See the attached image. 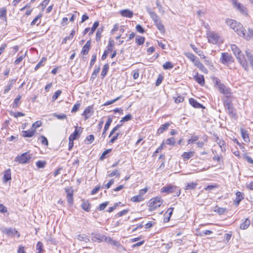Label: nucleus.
Instances as JSON below:
<instances>
[{"label":"nucleus","instance_id":"1","mask_svg":"<svg viewBox=\"0 0 253 253\" xmlns=\"http://www.w3.org/2000/svg\"><path fill=\"white\" fill-rule=\"evenodd\" d=\"M231 48L238 62L240 63L243 68L246 71H248L249 68L247 64V60L244 55L241 54V50L235 44H231Z\"/></svg>","mask_w":253,"mask_h":253},{"label":"nucleus","instance_id":"2","mask_svg":"<svg viewBox=\"0 0 253 253\" xmlns=\"http://www.w3.org/2000/svg\"><path fill=\"white\" fill-rule=\"evenodd\" d=\"M207 36L209 42L212 44H217L222 42V40L219 34L214 31H208Z\"/></svg>","mask_w":253,"mask_h":253},{"label":"nucleus","instance_id":"3","mask_svg":"<svg viewBox=\"0 0 253 253\" xmlns=\"http://www.w3.org/2000/svg\"><path fill=\"white\" fill-rule=\"evenodd\" d=\"M226 23L230 28L233 29L237 34L239 36V33L240 31L243 30L244 28L243 26L240 23L237 22L236 21L231 19H228L226 20Z\"/></svg>","mask_w":253,"mask_h":253},{"label":"nucleus","instance_id":"4","mask_svg":"<svg viewBox=\"0 0 253 253\" xmlns=\"http://www.w3.org/2000/svg\"><path fill=\"white\" fill-rule=\"evenodd\" d=\"M163 203V200L160 197H156L151 199L149 203V211H153L161 206Z\"/></svg>","mask_w":253,"mask_h":253},{"label":"nucleus","instance_id":"5","mask_svg":"<svg viewBox=\"0 0 253 253\" xmlns=\"http://www.w3.org/2000/svg\"><path fill=\"white\" fill-rule=\"evenodd\" d=\"M31 159V155L29 152H26L17 156L15 158L14 161L22 164H27L29 163Z\"/></svg>","mask_w":253,"mask_h":253},{"label":"nucleus","instance_id":"6","mask_svg":"<svg viewBox=\"0 0 253 253\" xmlns=\"http://www.w3.org/2000/svg\"><path fill=\"white\" fill-rule=\"evenodd\" d=\"M220 61L224 65H228L234 61L232 56L227 52H222Z\"/></svg>","mask_w":253,"mask_h":253},{"label":"nucleus","instance_id":"7","mask_svg":"<svg viewBox=\"0 0 253 253\" xmlns=\"http://www.w3.org/2000/svg\"><path fill=\"white\" fill-rule=\"evenodd\" d=\"M191 61H192L195 66L198 68L203 73H207V69L204 67L203 64L200 62L199 59L192 54H191Z\"/></svg>","mask_w":253,"mask_h":253},{"label":"nucleus","instance_id":"8","mask_svg":"<svg viewBox=\"0 0 253 253\" xmlns=\"http://www.w3.org/2000/svg\"><path fill=\"white\" fill-rule=\"evenodd\" d=\"M239 36L243 37L247 41H249L253 38V30L249 28L248 32H246L244 28L239 33Z\"/></svg>","mask_w":253,"mask_h":253},{"label":"nucleus","instance_id":"9","mask_svg":"<svg viewBox=\"0 0 253 253\" xmlns=\"http://www.w3.org/2000/svg\"><path fill=\"white\" fill-rule=\"evenodd\" d=\"M219 90L220 92L226 95V97H229L231 94L230 89L226 87L223 84H217Z\"/></svg>","mask_w":253,"mask_h":253},{"label":"nucleus","instance_id":"10","mask_svg":"<svg viewBox=\"0 0 253 253\" xmlns=\"http://www.w3.org/2000/svg\"><path fill=\"white\" fill-rule=\"evenodd\" d=\"M193 79L200 85H203L205 84V80L204 76L199 74L197 72L193 71Z\"/></svg>","mask_w":253,"mask_h":253},{"label":"nucleus","instance_id":"11","mask_svg":"<svg viewBox=\"0 0 253 253\" xmlns=\"http://www.w3.org/2000/svg\"><path fill=\"white\" fill-rule=\"evenodd\" d=\"M234 5L236 8L239 10L242 14L247 15L248 11L247 8L240 3L236 1L234 2Z\"/></svg>","mask_w":253,"mask_h":253},{"label":"nucleus","instance_id":"12","mask_svg":"<svg viewBox=\"0 0 253 253\" xmlns=\"http://www.w3.org/2000/svg\"><path fill=\"white\" fill-rule=\"evenodd\" d=\"M92 114V107L88 106L84 109L82 115L84 116L85 120H87L91 116Z\"/></svg>","mask_w":253,"mask_h":253},{"label":"nucleus","instance_id":"13","mask_svg":"<svg viewBox=\"0 0 253 253\" xmlns=\"http://www.w3.org/2000/svg\"><path fill=\"white\" fill-rule=\"evenodd\" d=\"M174 189H175L174 186L172 185H169L168 186L163 187L161 190L162 192L169 194L173 193Z\"/></svg>","mask_w":253,"mask_h":253},{"label":"nucleus","instance_id":"14","mask_svg":"<svg viewBox=\"0 0 253 253\" xmlns=\"http://www.w3.org/2000/svg\"><path fill=\"white\" fill-rule=\"evenodd\" d=\"M90 40H88L86 42L85 44L83 47L82 50L81 51V54L84 55H87L88 54L89 48L90 47Z\"/></svg>","mask_w":253,"mask_h":253},{"label":"nucleus","instance_id":"15","mask_svg":"<svg viewBox=\"0 0 253 253\" xmlns=\"http://www.w3.org/2000/svg\"><path fill=\"white\" fill-rule=\"evenodd\" d=\"M147 11L149 14L154 23L160 21L159 16L157 15V14L155 12L152 11L150 8H147Z\"/></svg>","mask_w":253,"mask_h":253},{"label":"nucleus","instance_id":"16","mask_svg":"<svg viewBox=\"0 0 253 253\" xmlns=\"http://www.w3.org/2000/svg\"><path fill=\"white\" fill-rule=\"evenodd\" d=\"M246 58L245 57V58L247 60L248 65L249 66V65H248V62H249L253 70V55L248 50L246 51Z\"/></svg>","mask_w":253,"mask_h":253},{"label":"nucleus","instance_id":"17","mask_svg":"<svg viewBox=\"0 0 253 253\" xmlns=\"http://www.w3.org/2000/svg\"><path fill=\"white\" fill-rule=\"evenodd\" d=\"M16 82V80L12 79L9 80L8 84L4 86V89L3 93L6 94L11 89L13 85Z\"/></svg>","mask_w":253,"mask_h":253},{"label":"nucleus","instance_id":"18","mask_svg":"<svg viewBox=\"0 0 253 253\" xmlns=\"http://www.w3.org/2000/svg\"><path fill=\"white\" fill-rule=\"evenodd\" d=\"M120 14L122 16L127 18H131L133 15V12L127 9L121 10Z\"/></svg>","mask_w":253,"mask_h":253},{"label":"nucleus","instance_id":"19","mask_svg":"<svg viewBox=\"0 0 253 253\" xmlns=\"http://www.w3.org/2000/svg\"><path fill=\"white\" fill-rule=\"evenodd\" d=\"M4 233L9 236H15L16 234H18V237L19 236V234L18 232L15 229L13 228H8L4 229Z\"/></svg>","mask_w":253,"mask_h":253},{"label":"nucleus","instance_id":"20","mask_svg":"<svg viewBox=\"0 0 253 253\" xmlns=\"http://www.w3.org/2000/svg\"><path fill=\"white\" fill-rule=\"evenodd\" d=\"M225 108L228 110L229 113H233V107L231 101L229 100H226L224 102Z\"/></svg>","mask_w":253,"mask_h":253},{"label":"nucleus","instance_id":"21","mask_svg":"<svg viewBox=\"0 0 253 253\" xmlns=\"http://www.w3.org/2000/svg\"><path fill=\"white\" fill-rule=\"evenodd\" d=\"M208 140L207 136L203 135L201 139H199L198 141H196L195 143L196 144L198 147L202 148L204 146V142H207Z\"/></svg>","mask_w":253,"mask_h":253},{"label":"nucleus","instance_id":"22","mask_svg":"<svg viewBox=\"0 0 253 253\" xmlns=\"http://www.w3.org/2000/svg\"><path fill=\"white\" fill-rule=\"evenodd\" d=\"M35 132V129H32L28 130H23L22 131V136L24 137H31L34 135Z\"/></svg>","mask_w":253,"mask_h":253},{"label":"nucleus","instance_id":"23","mask_svg":"<svg viewBox=\"0 0 253 253\" xmlns=\"http://www.w3.org/2000/svg\"><path fill=\"white\" fill-rule=\"evenodd\" d=\"M241 133L242 137L245 142L249 143L250 142L249 136L247 130L241 129Z\"/></svg>","mask_w":253,"mask_h":253},{"label":"nucleus","instance_id":"24","mask_svg":"<svg viewBox=\"0 0 253 253\" xmlns=\"http://www.w3.org/2000/svg\"><path fill=\"white\" fill-rule=\"evenodd\" d=\"M11 178V171H10V169H8L4 171L3 177V182L6 183L8 180H10Z\"/></svg>","mask_w":253,"mask_h":253},{"label":"nucleus","instance_id":"25","mask_svg":"<svg viewBox=\"0 0 253 253\" xmlns=\"http://www.w3.org/2000/svg\"><path fill=\"white\" fill-rule=\"evenodd\" d=\"M76 238L80 241H83L87 243L89 241L88 237L84 234L77 235Z\"/></svg>","mask_w":253,"mask_h":253},{"label":"nucleus","instance_id":"26","mask_svg":"<svg viewBox=\"0 0 253 253\" xmlns=\"http://www.w3.org/2000/svg\"><path fill=\"white\" fill-rule=\"evenodd\" d=\"M191 105L195 108H205V107L194 99L191 98Z\"/></svg>","mask_w":253,"mask_h":253},{"label":"nucleus","instance_id":"27","mask_svg":"<svg viewBox=\"0 0 253 253\" xmlns=\"http://www.w3.org/2000/svg\"><path fill=\"white\" fill-rule=\"evenodd\" d=\"M92 235H93L92 239V241L95 242L96 241H98L99 243L103 241L104 235H102L99 234H97L95 233H92Z\"/></svg>","mask_w":253,"mask_h":253},{"label":"nucleus","instance_id":"28","mask_svg":"<svg viewBox=\"0 0 253 253\" xmlns=\"http://www.w3.org/2000/svg\"><path fill=\"white\" fill-rule=\"evenodd\" d=\"M169 126V123H166L161 125L157 130V134H160L161 133H162L164 131L168 129Z\"/></svg>","mask_w":253,"mask_h":253},{"label":"nucleus","instance_id":"29","mask_svg":"<svg viewBox=\"0 0 253 253\" xmlns=\"http://www.w3.org/2000/svg\"><path fill=\"white\" fill-rule=\"evenodd\" d=\"M236 201H235V204L236 206H238L240 202L244 199L243 195L242 193L238 191L236 193Z\"/></svg>","mask_w":253,"mask_h":253},{"label":"nucleus","instance_id":"30","mask_svg":"<svg viewBox=\"0 0 253 253\" xmlns=\"http://www.w3.org/2000/svg\"><path fill=\"white\" fill-rule=\"evenodd\" d=\"M250 224V220L248 218H246L245 220L240 225V228L243 230L246 229Z\"/></svg>","mask_w":253,"mask_h":253},{"label":"nucleus","instance_id":"31","mask_svg":"<svg viewBox=\"0 0 253 253\" xmlns=\"http://www.w3.org/2000/svg\"><path fill=\"white\" fill-rule=\"evenodd\" d=\"M0 18L6 21V9L4 7L0 9Z\"/></svg>","mask_w":253,"mask_h":253},{"label":"nucleus","instance_id":"32","mask_svg":"<svg viewBox=\"0 0 253 253\" xmlns=\"http://www.w3.org/2000/svg\"><path fill=\"white\" fill-rule=\"evenodd\" d=\"M191 47L192 48L193 50L197 53L199 56H200L201 58H205V56L203 54V52L200 50V49L195 47L194 45L191 44Z\"/></svg>","mask_w":253,"mask_h":253},{"label":"nucleus","instance_id":"33","mask_svg":"<svg viewBox=\"0 0 253 253\" xmlns=\"http://www.w3.org/2000/svg\"><path fill=\"white\" fill-rule=\"evenodd\" d=\"M79 131L78 130L77 127L76 128L74 131L70 135L69 139L72 140H76L79 134Z\"/></svg>","mask_w":253,"mask_h":253},{"label":"nucleus","instance_id":"34","mask_svg":"<svg viewBox=\"0 0 253 253\" xmlns=\"http://www.w3.org/2000/svg\"><path fill=\"white\" fill-rule=\"evenodd\" d=\"M82 209L86 211H89L90 209V205L88 201H84L82 205Z\"/></svg>","mask_w":253,"mask_h":253},{"label":"nucleus","instance_id":"35","mask_svg":"<svg viewBox=\"0 0 253 253\" xmlns=\"http://www.w3.org/2000/svg\"><path fill=\"white\" fill-rule=\"evenodd\" d=\"M144 200V198L140 195L134 196L131 198V201L133 202H140Z\"/></svg>","mask_w":253,"mask_h":253},{"label":"nucleus","instance_id":"36","mask_svg":"<svg viewBox=\"0 0 253 253\" xmlns=\"http://www.w3.org/2000/svg\"><path fill=\"white\" fill-rule=\"evenodd\" d=\"M145 40L144 37L138 36L136 37L135 42L138 45H141L144 43Z\"/></svg>","mask_w":253,"mask_h":253},{"label":"nucleus","instance_id":"37","mask_svg":"<svg viewBox=\"0 0 253 253\" xmlns=\"http://www.w3.org/2000/svg\"><path fill=\"white\" fill-rule=\"evenodd\" d=\"M155 25L156 26L158 29L161 32L164 33L165 31L164 26L161 23V21L160 20L158 22L155 23Z\"/></svg>","mask_w":253,"mask_h":253},{"label":"nucleus","instance_id":"38","mask_svg":"<svg viewBox=\"0 0 253 253\" xmlns=\"http://www.w3.org/2000/svg\"><path fill=\"white\" fill-rule=\"evenodd\" d=\"M75 31L74 30H73L71 31L70 35L65 37L63 40V41L62 42V43H66L67 40H71L73 38V37H74V36L75 35Z\"/></svg>","mask_w":253,"mask_h":253},{"label":"nucleus","instance_id":"39","mask_svg":"<svg viewBox=\"0 0 253 253\" xmlns=\"http://www.w3.org/2000/svg\"><path fill=\"white\" fill-rule=\"evenodd\" d=\"M46 60V57H42L40 61L37 64L36 67H35V71H37L40 67L43 66L44 65V62Z\"/></svg>","mask_w":253,"mask_h":253},{"label":"nucleus","instance_id":"40","mask_svg":"<svg viewBox=\"0 0 253 253\" xmlns=\"http://www.w3.org/2000/svg\"><path fill=\"white\" fill-rule=\"evenodd\" d=\"M121 173L120 172V171L118 169H116L115 170L113 171L112 172L109 173L107 175V177H112L113 176H116L117 177H119L120 176Z\"/></svg>","mask_w":253,"mask_h":253},{"label":"nucleus","instance_id":"41","mask_svg":"<svg viewBox=\"0 0 253 253\" xmlns=\"http://www.w3.org/2000/svg\"><path fill=\"white\" fill-rule=\"evenodd\" d=\"M109 69V65L108 64H106L104 65L103 69L101 72V75L102 78H104L106 75L107 72Z\"/></svg>","mask_w":253,"mask_h":253},{"label":"nucleus","instance_id":"42","mask_svg":"<svg viewBox=\"0 0 253 253\" xmlns=\"http://www.w3.org/2000/svg\"><path fill=\"white\" fill-rule=\"evenodd\" d=\"M214 211L217 212L219 214H223L226 211V209L216 206Z\"/></svg>","mask_w":253,"mask_h":253},{"label":"nucleus","instance_id":"43","mask_svg":"<svg viewBox=\"0 0 253 253\" xmlns=\"http://www.w3.org/2000/svg\"><path fill=\"white\" fill-rule=\"evenodd\" d=\"M21 98V96L20 95H18L14 99L13 103V108H17L19 106Z\"/></svg>","mask_w":253,"mask_h":253},{"label":"nucleus","instance_id":"44","mask_svg":"<svg viewBox=\"0 0 253 253\" xmlns=\"http://www.w3.org/2000/svg\"><path fill=\"white\" fill-rule=\"evenodd\" d=\"M203 58L205 59V63L206 65L210 68H213V63L209 57H206L205 56V57Z\"/></svg>","mask_w":253,"mask_h":253},{"label":"nucleus","instance_id":"45","mask_svg":"<svg viewBox=\"0 0 253 253\" xmlns=\"http://www.w3.org/2000/svg\"><path fill=\"white\" fill-rule=\"evenodd\" d=\"M99 26V22L98 21H95L93 24L92 27L91 28L90 31L89 33V35H92L94 32L95 31V30L97 28V27Z\"/></svg>","mask_w":253,"mask_h":253},{"label":"nucleus","instance_id":"46","mask_svg":"<svg viewBox=\"0 0 253 253\" xmlns=\"http://www.w3.org/2000/svg\"><path fill=\"white\" fill-rule=\"evenodd\" d=\"M132 116L131 114H128L125 116L124 117L122 118L121 120L120 121V123L122 124L123 122H127L130 120L132 119Z\"/></svg>","mask_w":253,"mask_h":253},{"label":"nucleus","instance_id":"47","mask_svg":"<svg viewBox=\"0 0 253 253\" xmlns=\"http://www.w3.org/2000/svg\"><path fill=\"white\" fill-rule=\"evenodd\" d=\"M122 98V96H120L117 98H116L115 99H113V100H110V101H108L107 102H106L104 104V106H108V105H110L113 103H114V102H115L116 101H118V100H119L120 99H121Z\"/></svg>","mask_w":253,"mask_h":253},{"label":"nucleus","instance_id":"48","mask_svg":"<svg viewBox=\"0 0 253 253\" xmlns=\"http://www.w3.org/2000/svg\"><path fill=\"white\" fill-rule=\"evenodd\" d=\"M94 139V136L92 134H90L86 137L85 141H88L86 142V144H91Z\"/></svg>","mask_w":253,"mask_h":253},{"label":"nucleus","instance_id":"49","mask_svg":"<svg viewBox=\"0 0 253 253\" xmlns=\"http://www.w3.org/2000/svg\"><path fill=\"white\" fill-rule=\"evenodd\" d=\"M39 139L41 140V143L42 144L45 145V146H47L48 145V140L47 139V138L44 136H41L39 138Z\"/></svg>","mask_w":253,"mask_h":253},{"label":"nucleus","instance_id":"50","mask_svg":"<svg viewBox=\"0 0 253 253\" xmlns=\"http://www.w3.org/2000/svg\"><path fill=\"white\" fill-rule=\"evenodd\" d=\"M43 244L41 242H38L36 245V248L38 250L37 253H42V252Z\"/></svg>","mask_w":253,"mask_h":253},{"label":"nucleus","instance_id":"51","mask_svg":"<svg viewBox=\"0 0 253 253\" xmlns=\"http://www.w3.org/2000/svg\"><path fill=\"white\" fill-rule=\"evenodd\" d=\"M111 149H108L104 151L102 154L101 156H100V160H103L105 158L106 156L109 153H110L111 152Z\"/></svg>","mask_w":253,"mask_h":253},{"label":"nucleus","instance_id":"52","mask_svg":"<svg viewBox=\"0 0 253 253\" xmlns=\"http://www.w3.org/2000/svg\"><path fill=\"white\" fill-rule=\"evenodd\" d=\"M202 137L200 136H196L193 135L191 136V143L194 144L199 139H201Z\"/></svg>","mask_w":253,"mask_h":253},{"label":"nucleus","instance_id":"53","mask_svg":"<svg viewBox=\"0 0 253 253\" xmlns=\"http://www.w3.org/2000/svg\"><path fill=\"white\" fill-rule=\"evenodd\" d=\"M122 126V124H118L116 126H115L111 131L109 135V137H110Z\"/></svg>","mask_w":253,"mask_h":253},{"label":"nucleus","instance_id":"54","mask_svg":"<svg viewBox=\"0 0 253 253\" xmlns=\"http://www.w3.org/2000/svg\"><path fill=\"white\" fill-rule=\"evenodd\" d=\"M165 143L168 145H173L175 143V139L174 137L169 138L166 140Z\"/></svg>","mask_w":253,"mask_h":253},{"label":"nucleus","instance_id":"55","mask_svg":"<svg viewBox=\"0 0 253 253\" xmlns=\"http://www.w3.org/2000/svg\"><path fill=\"white\" fill-rule=\"evenodd\" d=\"M163 67L164 69L168 70L172 68L173 67V65L171 62L168 61L163 64Z\"/></svg>","mask_w":253,"mask_h":253},{"label":"nucleus","instance_id":"56","mask_svg":"<svg viewBox=\"0 0 253 253\" xmlns=\"http://www.w3.org/2000/svg\"><path fill=\"white\" fill-rule=\"evenodd\" d=\"M46 162L45 161H38L36 162V166L38 168H43L45 167Z\"/></svg>","mask_w":253,"mask_h":253},{"label":"nucleus","instance_id":"57","mask_svg":"<svg viewBox=\"0 0 253 253\" xmlns=\"http://www.w3.org/2000/svg\"><path fill=\"white\" fill-rule=\"evenodd\" d=\"M112 122V119L110 117L108 118L107 121L105 125L104 128L105 130H108L110 126L111 125Z\"/></svg>","mask_w":253,"mask_h":253},{"label":"nucleus","instance_id":"58","mask_svg":"<svg viewBox=\"0 0 253 253\" xmlns=\"http://www.w3.org/2000/svg\"><path fill=\"white\" fill-rule=\"evenodd\" d=\"M61 93V91L60 90H58L56 91H55V92L54 93V94L53 95V96L52 97V100L53 101L56 100L58 98V97L60 96Z\"/></svg>","mask_w":253,"mask_h":253},{"label":"nucleus","instance_id":"59","mask_svg":"<svg viewBox=\"0 0 253 253\" xmlns=\"http://www.w3.org/2000/svg\"><path fill=\"white\" fill-rule=\"evenodd\" d=\"M53 115L59 120H63L66 118V115L64 114H57L54 113Z\"/></svg>","mask_w":253,"mask_h":253},{"label":"nucleus","instance_id":"60","mask_svg":"<svg viewBox=\"0 0 253 253\" xmlns=\"http://www.w3.org/2000/svg\"><path fill=\"white\" fill-rule=\"evenodd\" d=\"M42 17V14H38L34 19V20L32 21V22L31 23V25L33 26V25H34L37 22V21Z\"/></svg>","mask_w":253,"mask_h":253},{"label":"nucleus","instance_id":"61","mask_svg":"<svg viewBox=\"0 0 253 253\" xmlns=\"http://www.w3.org/2000/svg\"><path fill=\"white\" fill-rule=\"evenodd\" d=\"M80 105H81V104L80 103H77L75 104L71 110V112H72V113L76 112L79 110Z\"/></svg>","mask_w":253,"mask_h":253},{"label":"nucleus","instance_id":"62","mask_svg":"<svg viewBox=\"0 0 253 253\" xmlns=\"http://www.w3.org/2000/svg\"><path fill=\"white\" fill-rule=\"evenodd\" d=\"M108 204H109L108 202H104V203H103L99 205V208H98V209L99 211H103V210H104L105 209V208L107 206Z\"/></svg>","mask_w":253,"mask_h":253},{"label":"nucleus","instance_id":"63","mask_svg":"<svg viewBox=\"0 0 253 253\" xmlns=\"http://www.w3.org/2000/svg\"><path fill=\"white\" fill-rule=\"evenodd\" d=\"M120 135L119 133H117L114 136H113L112 138L110 140L109 143L113 144L114 142L118 138V137Z\"/></svg>","mask_w":253,"mask_h":253},{"label":"nucleus","instance_id":"64","mask_svg":"<svg viewBox=\"0 0 253 253\" xmlns=\"http://www.w3.org/2000/svg\"><path fill=\"white\" fill-rule=\"evenodd\" d=\"M136 31L140 33H144L145 32V30L140 25H137L136 26Z\"/></svg>","mask_w":253,"mask_h":253}]
</instances>
